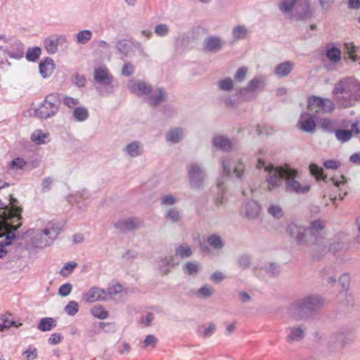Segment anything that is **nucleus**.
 I'll return each mask as SVG.
<instances>
[{
    "mask_svg": "<svg viewBox=\"0 0 360 360\" xmlns=\"http://www.w3.org/2000/svg\"><path fill=\"white\" fill-rule=\"evenodd\" d=\"M324 228V222L316 219L311 221L307 226L290 224L287 227V233L297 245L309 248L314 252H321L328 246V241L321 233Z\"/></svg>",
    "mask_w": 360,
    "mask_h": 360,
    "instance_id": "nucleus-1",
    "label": "nucleus"
},
{
    "mask_svg": "<svg viewBox=\"0 0 360 360\" xmlns=\"http://www.w3.org/2000/svg\"><path fill=\"white\" fill-rule=\"evenodd\" d=\"M11 208H0V238L6 236L4 242L0 243V258H2L6 253V247L11 244V240L15 238V231L21 225L18 222L20 219L22 209L17 207L13 202H11Z\"/></svg>",
    "mask_w": 360,
    "mask_h": 360,
    "instance_id": "nucleus-2",
    "label": "nucleus"
},
{
    "mask_svg": "<svg viewBox=\"0 0 360 360\" xmlns=\"http://www.w3.org/2000/svg\"><path fill=\"white\" fill-rule=\"evenodd\" d=\"M59 233V229L55 223L37 220L34 226L25 233L29 245L34 248H44L51 245Z\"/></svg>",
    "mask_w": 360,
    "mask_h": 360,
    "instance_id": "nucleus-3",
    "label": "nucleus"
},
{
    "mask_svg": "<svg viewBox=\"0 0 360 360\" xmlns=\"http://www.w3.org/2000/svg\"><path fill=\"white\" fill-rule=\"evenodd\" d=\"M264 167L265 171L268 172L266 176L267 190L272 191L277 188L285 183L288 169V165L274 167L273 165H265L263 160L259 159L257 164V168Z\"/></svg>",
    "mask_w": 360,
    "mask_h": 360,
    "instance_id": "nucleus-4",
    "label": "nucleus"
},
{
    "mask_svg": "<svg viewBox=\"0 0 360 360\" xmlns=\"http://www.w3.org/2000/svg\"><path fill=\"white\" fill-rule=\"evenodd\" d=\"M60 103V96L58 94H51L35 110V115L42 119L51 117L57 113Z\"/></svg>",
    "mask_w": 360,
    "mask_h": 360,
    "instance_id": "nucleus-5",
    "label": "nucleus"
},
{
    "mask_svg": "<svg viewBox=\"0 0 360 360\" xmlns=\"http://www.w3.org/2000/svg\"><path fill=\"white\" fill-rule=\"evenodd\" d=\"M297 170L292 167L288 169V174H287L285 181V191L288 193L297 195L307 193L311 189L310 184L306 182H300L297 180Z\"/></svg>",
    "mask_w": 360,
    "mask_h": 360,
    "instance_id": "nucleus-6",
    "label": "nucleus"
},
{
    "mask_svg": "<svg viewBox=\"0 0 360 360\" xmlns=\"http://www.w3.org/2000/svg\"><path fill=\"white\" fill-rule=\"evenodd\" d=\"M189 185L192 189L202 190L205 187L206 173L198 163H192L188 166Z\"/></svg>",
    "mask_w": 360,
    "mask_h": 360,
    "instance_id": "nucleus-7",
    "label": "nucleus"
},
{
    "mask_svg": "<svg viewBox=\"0 0 360 360\" xmlns=\"http://www.w3.org/2000/svg\"><path fill=\"white\" fill-rule=\"evenodd\" d=\"M221 165L222 173L224 176H230L233 174L238 179L243 178L245 167L241 159H238L235 162L230 157H224L221 160Z\"/></svg>",
    "mask_w": 360,
    "mask_h": 360,
    "instance_id": "nucleus-8",
    "label": "nucleus"
},
{
    "mask_svg": "<svg viewBox=\"0 0 360 360\" xmlns=\"http://www.w3.org/2000/svg\"><path fill=\"white\" fill-rule=\"evenodd\" d=\"M359 90L360 83L353 77H347L335 84L333 94L336 96L339 94H347L353 98L354 93ZM356 94L360 96L358 93Z\"/></svg>",
    "mask_w": 360,
    "mask_h": 360,
    "instance_id": "nucleus-9",
    "label": "nucleus"
},
{
    "mask_svg": "<svg viewBox=\"0 0 360 360\" xmlns=\"http://www.w3.org/2000/svg\"><path fill=\"white\" fill-rule=\"evenodd\" d=\"M308 109L311 114L330 113L334 110V104L328 98L312 96L309 98Z\"/></svg>",
    "mask_w": 360,
    "mask_h": 360,
    "instance_id": "nucleus-10",
    "label": "nucleus"
},
{
    "mask_svg": "<svg viewBox=\"0 0 360 360\" xmlns=\"http://www.w3.org/2000/svg\"><path fill=\"white\" fill-rule=\"evenodd\" d=\"M127 86L131 94L138 96H144L145 99L152 93V86L148 82L141 79H130Z\"/></svg>",
    "mask_w": 360,
    "mask_h": 360,
    "instance_id": "nucleus-11",
    "label": "nucleus"
},
{
    "mask_svg": "<svg viewBox=\"0 0 360 360\" xmlns=\"http://www.w3.org/2000/svg\"><path fill=\"white\" fill-rule=\"evenodd\" d=\"M225 44L226 41L222 37L210 34L204 39L202 49L206 53H216L222 50Z\"/></svg>",
    "mask_w": 360,
    "mask_h": 360,
    "instance_id": "nucleus-12",
    "label": "nucleus"
},
{
    "mask_svg": "<svg viewBox=\"0 0 360 360\" xmlns=\"http://www.w3.org/2000/svg\"><path fill=\"white\" fill-rule=\"evenodd\" d=\"M67 42L66 35L63 34H53L45 39L44 46L49 54H54L58 52L59 45L65 44Z\"/></svg>",
    "mask_w": 360,
    "mask_h": 360,
    "instance_id": "nucleus-13",
    "label": "nucleus"
},
{
    "mask_svg": "<svg viewBox=\"0 0 360 360\" xmlns=\"http://www.w3.org/2000/svg\"><path fill=\"white\" fill-rule=\"evenodd\" d=\"M82 300L86 303L106 301L105 290L98 286H92L82 294Z\"/></svg>",
    "mask_w": 360,
    "mask_h": 360,
    "instance_id": "nucleus-14",
    "label": "nucleus"
},
{
    "mask_svg": "<svg viewBox=\"0 0 360 360\" xmlns=\"http://www.w3.org/2000/svg\"><path fill=\"white\" fill-rule=\"evenodd\" d=\"M313 10L309 0H297L293 16L297 20H307L311 18Z\"/></svg>",
    "mask_w": 360,
    "mask_h": 360,
    "instance_id": "nucleus-15",
    "label": "nucleus"
},
{
    "mask_svg": "<svg viewBox=\"0 0 360 360\" xmlns=\"http://www.w3.org/2000/svg\"><path fill=\"white\" fill-rule=\"evenodd\" d=\"M262 211L260 205L255 200L246 202L241 207V214L248 220H256Z\"/></svg>",
    "mask_w": 360,
    "mask_h": 360,
    "instance_id": "nucleus-16",
    "label": "nucleus"
},
{
    "mask_svg": "<svg viewBox=\"0 0 360 360\" xmlns=\"http://www.w3.org/2000/svg\"><path fill=\"white\" fill-rule=\"evenodd\" d=\"M352 342V338L345 333L336 332L330 336V340L328 342V345L332 350H337V347H340V348H342L346 345L350 344Z\"/></svg>",
    "mask_w": 360,
    "mask_h": 360,
    "instance_id": "nucleus-17",
    "label": "nucleus"
},
{
    "mask_svg": "<svg viewBox=\"0 0 360 360\" xmlns=\"http://www.w3.org/2000/svg\"><path fill=\"white\" fill-rule=\"evenodd\" d=\"M167 96L166 90L162 87L152 89V93L148 96L146 101L150 106L155 107L165 102Z\"/></svg>",
    "mask_w": 360,
    "mask_h": 360,
    "instance_id": "nucleus-18",
    "label": "nucleus"
},
{
    "mask_svg": "<svg viewBox=\"0 0 360 360\" xmlns=\"http://www.w3.org/2000/svg\"><path fill=\"white\" fill-rule=\"evenodd\" d=\"M94 78L96 82L103 86H110L113 79V76L105 67L97 68L94 70Z\"/></svg>",
    "mask_w": 360,
    "mask_h": 360,
    "instance_id": "nucleus-19",
    "label": "nucleus"
},
{
    "mask_svg": "<svg viewBox=\"0 0 360 360\" xmlns=\"http://www.w3.org/2000/svg\"><path fill=\"white\" fill-rule=\"evenodd\" d=\"M143 144L137 141L128 143L122 148L124 156L128 158H138L143 153Z\"/></svg>",
    "mask_w": 360,
    "mask_h": 360,
    "instance_id": "nucleus-20",
    "label": "nucleus"
},
{
    "mask_svg": "<svg viewBox=\"0 0 360 360\" xmlns=\"http://www.w3.org/2000/svg\"><path fill=\"white\" fill-rule=\"evenodd\" d=\"M288 314L292 320H301L307 316V312L301 300L292 303L288 309Z\"/></svg>",
    "mask_w": 360,
    "mask_h": 360,
    "instance_id": "nucleus-21",
    "label": "nucleus"
},
{
    "mask_svg": "<svg viewBox=\"0 0 360 360\" xmlns=\"http://www.w3.org/2000/svg\"><path fill=\"white\" fill-rule=\"evenodd\" d=\"M315 118H317L316 115L311 112L302 113L299 120L300 128L305 132H313L316 127Z\"/></svg>",
    "mask_w": 360,
    "mask_h": 360,
    "instance_id": "nucleus-22",
    "label": "nucleus"
},
{
    "mask_svg": "<svg viewBox=\"0 0 360 360\" xmlns=\"http://www.w3.org/2000/svg\"><path fill=\"white\" fill-rule=\"evenodd\" d=\"M212 144L214 148L224 152H229L233 148L231 140L224 135H216L213 137Z\"/></svg>",
    "mask_w": 360,
    "mask_h": 360,
    "instance_id": "nucleus-23",
    "label": "nucleus"
},
{
    "mask_svg": "<svg viewBox=\"0 0 360 360\" xmlns=\"http://www.w3.org/2000/svg\"><path fill=\"white\" fill-rule=\"evenodd\" d=\"M307 312L314 311L323 304V300L316 295H310L300 300Z\"/></svg>",
    "mask_w": 360,
    "mask_h": 360,
    "instance_id": "nucleus-24",
    "label": "nucleus"
},
{
    "mask_svg": "<svg viewBox=\"0 0 360 360\" xmlns=\"http://www.w3.org/2000/svg\"><path fill=\"white\" fill-rule=\"evenodd\" d=\"M179 264L175 255H169L161 258L159 261L158 266L163 274H167L171 268Z\"/></svg>",
    "mask_w": 360,
    "mask_h": 360,
    "instance_id": "nucleus-25",
    "label": "nucleus"
},
{
    "mask_svg": "<svg viewBox=\"0 0 360 360\" xmlns=\"http://www.w3.org/2000/svg\"><path fill=\"white\" fill-rule=\"evenodd\" d=\"M265 86V79L262 77H256L250 80L246 86L241 89L240 93L243 95L246 92L253 93Z\"/></svg>",
    "mask_w": 360,
    "mask_h": 360,
    "instance_id": "nucleus-26",
    "label": "nucleus"
},
{
    "mask_svg": "<svg viewBox=\"0 0 360 360\" xmlns=\"http://www.w3.org/2000/svg\"><path fill=\"white\" fill-rule=\"evenodd\" d=\"M295 68V63L292 61H285L278 64L274 69V73L278 77L288 76Z\"/></svg>",
    "mask_w": 360,
    "mask_h": 360,
    "instance_id": "nucleus-27",
    "label": "nucleus"
},
{
    "mask_svg": "<svg viewBox=\"0 0 360 360\" xmlns=\"http://www.w3.org/2000/svg\"><path fill=\"white\" fill-rule=\"evenodd\" d=\"M39 68L41 76L46 78L52 75L56 68V65L53 59L46 58L43 62L39 63Z\"/></svg>",
    "mask_w": 360,
    "mask_h": 360,
    "instance_id": "nucleus-28",
    "label": "nucleus"
},
{
    "mask_svg": "<svg viewBox=\"0 0 360 360\" xmlns=\"http://www.w3.org/2000/svg\"><path fill=\"white\" fill-rule=\"evenodd\" d=\"M50 134L48 131L36 129L34 130L30 136V139L32 142L37 145H43L49 142Z\"/></svg>",
    "mask_w": 360,
    "mask_h": 360,
    "instance_id": "nucleus-29",
    "label": "nucleus"
},
{
    "mask_svg": "<svg viewBox=\"0 0 360 360\" xmlns=\"http://www.w3.org/2000/svg\"><path fill=\"white\" fill-rule=\"evenodd\" d=\"M286 340L289 342L300 341L304 337L305 328L302 326L291 327L288 328Z\"/></svg>",
    "mask_w": 360,
    "mask_h": 360,
    "instance_id": "nucleus-30",
    "label": "nucleus"
},
{
    "mask_svg": "<svg viewBox=\"0 0 360 360\" xmlns=\"http://www.w3.org/2000/svg\"><path fill=\"white\" fill-rule=\"evenodd\" d=\"M184 136V131L181 127H175L172 129L166 135V140L171 144L180 142Z\"/></svg>",
    "mask_w": 360,
    "mask_h": 360,
    "instance_id": "nucleus-31",
    "label": "nucleus"
},
{
    "mask_svg": "<svg viewBox=\"0 0 360 360\" xmlns=\"http://www.w3.org/2000/svg\"><path fill=\"white\" fill-rule=\"evenodd\" d=\"M250 31L245 25H237L233 27L231 30V36L235 41L245 39Z\"/></svg>",
    "mask_w": 360,
    "mask_h": 360,
    "instance_id": "nucleus-32",
    "label": "nucleus"
},
{
    "mask_svg": "<svg viewBox=\"0 0 360 360\" xmlns=\"http://www.w3.org/2000/svg\"><path fill=\"white\" fill-rule=\"evenodd\" d=\"M206 241L207 244L216 251L221 250L225 245V243L221 236L216 233L210 235L207 238Z\"/></svg>",
    "mask_w": 360,
    "mask_h": 360,
    "instance_id": "nucleus-33",
    "label": "nucleus"
},
{
    "mask_svg": "<svg viewBox=\"0 0 360 360\" xmlns=\"http://www.w3.org/2000/svg\"><path fill=\"white\" fill-rule=\"evenodd\" d=\"M90 197L89 191L83 188L77 191L75 194L69 195L67 197V200L70 203L79 202L80 201L89 199Z\"/></svg>",
    "mask_w": 360,
    "mask_h": 360,
    "instance_id": "nucleus-34",
    "label": "nucleus"
},
{
    "mask_svg": "<svg viewBox=\"0 0 360 360\" xmlns=\"http://www.w3.org/2000/svg\"><path fill=\"white\" fill-rule=\"evenodd\" d=\"M297 0H281L278 8L285 15H292Z\"/></svg>",
    "mask_w": 360,
    "mask_h": 360,
    "instance_id": "nucleus-35",
    "label": "nucleus"
},
{
    "mask_svg": "<svg viewBox=\"0 0 360 360\" xmlns=\"http://www.w3.org/2000/svg\"><path fill=\"white\" fill-rule=\"evenodd\" d=\"M21 325V323L17 324L13 318V315L11 314H6L0 316V329L1 330L9 328L12 326L18 328Z\"/></svg>",
    "mask_w": 360,
    "mask_h": 360,
    "instance_id": "nucleus-36",
    "label": "nucleus"
},
{
    "mask_svg": "<svg viewBox=\"0 0 360 360\" xmlns=\"http://www.w3.org/2000/svg\"><path fill=\"white\" fill-rule=\"evenodd\" d=\"M217 85L219 90L226 93H231L234 89L233 80L229 77L220 79Z\"/></svg>",
    "mask_w": 360,
    "mask_h": 360,
    "instance_id": "nucleus-37",
    "label": "nucleus"
},
{
    "mask_svg": "<svg viewBox=\"0 0 360 360\" xmlns=\"http://www.w3.org/2000/svg\"><path fill=\"white\" fill-rule=\"evenodd\" d=\"M165 218L169 221L178 223L181 219V211L175 207L169 208L165 211Z\"/></svg>",
    "mask_w": 360,
    "mask_h": 360,
    "instance_id": "nucleus-38",
    "label": "nucleus"
},
{
    "mask_svg": "<svg viewBox=\"0 0 360 360\" xmlns=\"http://www.w3.org/2000/svg\"><path fill=\"white\" fill-rule=\"evenodd\" d=\"M93 32L89 30H83L78 32L75 35V41L79 44H86L91 41Z\"/></svg>",
    "mask_w": 360,
    "mask_h": 360,
    "instance_id": "nucleus-39",
    "label": "nucleus"
},
{
    "mask_svg": "<svg viewBox=\"0 0 360 360\" xmlns=\"http://www.w3.org/2000/svg\"><path fill=\"white\" fill-rule=\"evenodd\" d=\"M115 47H116L117 52L121 55V58L122 60L129 56V53L131 50V47L127 40H125V39L119 40L116 43Z\"/></svg>",
    "mask_w": 360,
    "mask_h": 360,
    "instance_id": "nucleus-40",
    "label": "nucleus"
},
{
    "mask_svg": "<svg viewBox=\"0 0 360 360\" xmlns=\"http://www.w3.org/2000/svg\"><path fill=\"white\" fill-rule=\"evenodd\" d=\"M27 165V161L22 158H15L8 164V169L12 171L24 169Z\"/></svg>",
    "mask_w": 360,
    "mask_h": 360,
    "instance_id": "nucleus-41",
    "label": "nucleus"
},
{
    "mask_svg": "<svg viewBox=\"0 0 360 360\" xmlns=\"http://www.w3.org/2000/svg\"><path fill=\"white\" fill-rule=\"evenodd\" d=\"M214 294V288L210 284H205L200 288H199L195 295L198 297L202 299H206L212 297Z\"/></svg>",
    "mask_w": 360,
    "mask_h": 360,
    "instance_id": "nucleus-42",
    "label": "nucleus"
},
{
    "mask_svg": "<svg viewBox=\"0 0 360 360\" xmlns=\"http://www.w3.org/2000/svg\"><path fill=\"white\" fill-rule=\"evenodd\" d=\"M56 326V320L51 317L43 318L40 320L38 329L41 331H49Z\"/></svg>",
    "mask_w": 360,
    "mask_h": 360,
    "instance_id": "nucleus-43",
    "label": "nucleus"
},
{
    "mask_svg": "<svg viewBox=\"0 0 360 360\" xmlns=\"http://www.w3.org/2000/svg\"><path fill=\"white\" fill-rule=\"evenodd\" d=\"M192 254L191 245L187 243L181 244L176 248V255L182 258L189 257Z\"/></svg>",
    "mask_w": 360,
    "mask_h": 360,
    "instance_id": "nucleus-44",
    "label": "nucleus"
},
{
    "mask_svg": "<svg viewBox=\"0 0 360 360\" xmlns=\"http://www.w3.org/2000/svg\"><path fill=\"white\" fill-rule=\"evenodd\" d=\"M309 171L311 174L316 178V181H326L327 179L326 175L323 174V169L314 163L310 164Z\"/></svg>",
    "mask_w": 360,
    "mask_h": 360,
    "instance_id": "nucleus-45",
    "label": "nucleus"
},
{
    "mask_svg": "<svg viewBox=\"0 0 360 360\" xmlns=\"http://www.w3.org/2000/svg\"><path fill=\"white\" fill-rule=\"evenodd\" d=\"M326 57L330 62L337 63L341 59L340 50L336 47L328 48L326 50Z\"/></svg>",
    "mask_w": 360,
    "mask_h": 360,
    "instance_id": "nucleus-46",
    "label": "nucleus"
},
{
    "mask_svg": "<svg viewBox=\"0 0 360 360\" xmlns=\"http://www.w3.org/2000/svg\"><path fill=\"white\" fill-rule=\"evenodd\" d=\"M183 270L187 274L195 275L200 271V266L197 262H188L184 264Z\"/></svg>",
    "mask_w": 360,
    "mask_h": 360,
    "instance_id": "nucleus-47",
    "label": "nucleus"
},
{
    "mask_svg": "<svg viewBox=\"0 0 360 360\" xmlns=\"http://www.w3.org/2000/svg\"><path fill=\"white\" fill-rule=\"evenodd\" d=\"M91 314L95 318L102 320L105 319L108 317V312L101 305L94 307L91 309Z\"/></svg>",
    "mask_w": 360,
    "mask_h": 360,
    "instance_id": "nucleus-48",
    "label": "nucleus"
},
{
    "mask_svg": "<svg viewBox=\"0 0 360 360\" xmlns=\"http://www.w3.org/2000/svg\"><path fill=\"white\" fill-rule=\"evenodd\" d=\"M75 119L78 122H83L89 117V112L84 107H77L73 112Z\"/></svg>",
    "mask_w": 360,
    "mask_h": 360,
    "instance_id": "nucleus-49",
    "label": "nucleus"
},
{
    "mask_svg": "<svg viewBox=\"0 0 360 360\" xmlns=\"http://www.w3.org/2000/svg\"><path fill=\"white\" fill-rule=\"evenodd\" d=\"M170 32V29L168 25L165 23H160L155 26L154 32L160 37H167Z\"/></svg>",
    "mask_w": 360,
    "mask_h": 360,
    "instance_id": "nucleus-50",
    "label": "nucleus"
},
{
    "mask_svg": "<svg viewBox=\"0 0 360 360\" xmlns=\"http://www.w3.org/2000/svg\"><path fill=\"white\" fill-rule=\"evenodd\" d=\"M269 214L276 219H280L283 215V209L279 205L271 204L267 210Z\"/></svg>",
    "mask_w": 360,
    "mask_h": 360,
    "instance_id": "nucleus-51",
    "label": "nucleus"
},
{
    "mask_svg": "<svg viewBox=\"0 0 360 360\" xmlns=\"http://www.w3.org/2000/svg\"><path fill=\"white\" fill-rule=\"evenodd\" d=\"M122 290L123 286L120 283H112L110 285H109L108 290H105L107 294V300H109L112 295H116L122 292Z\"/></svg>",
    "mask_w": 360,
    "mask_h": 360,
    "instance_id": "nucleus-52",
    "label": "nucleus"
},
{
    "mask_svg": "<svg viewBox=\"0 0 360 360\" xmlns=\"http://www.w3.org/2000/svg\"><path fill=\"white\" fill-rule=\"evenodd\" d=\"M318 124L323 131L328 132H333L335 128V122L328 119H321L318 120Z\"/></svg>",
    "mask_w": 360,
    "mask_h": 360,
    "instance_id": "nucleus-53",
    "label": "nucleus"
},
{
    "mask_svg": "<svg viewBox=\"0 0 360 360\" xmlns=\"http://www.w3.org/2000/svg\"><path fill=\"white\" fill-rule=\"evenodd\" d=\"M215 329V325L213 323H210L207 325L201 326L198 333L202 337H209L214 332Z\"/></svg>",
    "mask_w": 360,
    "mask_h": 360,
    "instance_id": "nucleus-54",
    "label": "nucleus"
},
{
    "mask_svg": "<svg viewBox=\"0 0 360 360\" xmlns=\"http://www.w3.org/2000/svg\"><path fill=\"white\" fill-rule=\"evenodd\" d=\"M158 342V338L154 335H148L142 342L141 347L143 349L155 348Z\"/></svg>",
    "mask_w": 360,
    "mask_h": 360,
    "instance_id": "nucleus-55",
    "label": "nucleus"
},
{
    "mask_svg": "<svg viewBox=\"0 0 360 360\" xmlns=\"http://www.w3.org/2000/svg\"><path fill=\"white\" fill-rule=\"evenodd\" d=\"M65 312L69 316H75L79 311V304L77 302L70 301L64 308Z\"/></svg>",
    "mask_w": 360,
    "mask_h": 360,
    "instance_id": "nucleus-56",
    "label": "nucleus"
},
{
    "mask_svg": "<svg viewBox=\"0 0 360 360\" xmlns=\"http://www.w3.org/2000/svg\"><path fill=\"white\" fill-rule=\"evenodd\" d=\"M177 202V198L172 194L165 195L160 199V204L164 207L172 206Z\"/></svg>",
    "mask_w": 360,
    "mask_h": 360,
    "instance_id": "nucleus-57",
    "label": "nucleus"
},
{
    "mask_svg": "<svg viewBox=\"0 0 360 360\" xmlns=\"http://www.w3.org/2000/svg\"><path fill=\"white\" fill-rule=\"evenodd\" d=\"M335 137L342 143L347 142L352 138V131L345 129L337 130L335 131Z\"/></svg>",
    "mask_w": 360,
    "mask_h": 360,
    "instance_id": "nucleus-58",
    "label": "nucleus"
},
{
    "mask_svg": "<svg viewBox=\"0 0 360 360\" xmlns=\"http://www.w3.org/2000/svg\"><path fill=\"white\" fill-rule=\"evenodd\" d=\"M77 264L75 262H69L65 263L60 271L61 276L68 277L73 270L77 267Z\"/></svg>",
    "mask_w": 360,
    "mask_h": 360,
    "instance_id": "nucleus-59",
    "label": "nucleus"
},
{
    "mask_svg": "<svg viewBox=\"0 0 360 360\" xmlns=\"http://www.w3.org/2000/svg\"><path fill=\"white\" fill-rule=\"evenodd\" d=\"M141 221L137 218H129L123 221V226L128 230H134L139 228Z\"/></svg>",
    "mask_w": 360,
    "mask_h": 360,
    "instance_id": "nucleus-60",
    "label": "nucleus"
},
{
    "mask_svg": "<svg viewBox=\"0 0 360 360\" xmlns=\"http://www.w3.org/2000/svg\"><path fill=\"white\" fill-rule=\"evenodd\" d=\"M345 49L348 54V58L353 62L358 60V56L356 54V47L352 43H347L345 44Z\"/></svg>",
    "mask_w": 360,
    "mask_h": 360,
    "instance_id": "nucleus-61",
    "label": "nucleus"
},
{
    "mask_svg": "<svg viewBox=\"0 0 360 360\" xmlns=\"http://www.w3.org/2000/svg\"><path fill=\"white\" fill-rule=\"evenodd\" d=\"M41 53V49L39 47H34L28 49L26 53V58L30 61L37 60Z\"/></svg>",
    "mask_w": 360,
    "mask_h": 360,
    "instance_id": "nucleus-62",
    "label": "nucleus"
},
{
    "mask_svg": "<svg viewBox=\"0 0 360 360\" xmlns=\"http://www.w3.org/2000/svg\"><path fill=\"white\" fill-rule=\"evenodd\" d=\"M248 69L247 67L239 68L234 74V79L238 82H243L247 76Z\"/></svg>",
    "mask_w": 360,
    "mask_h": 360,
    "instance_id": "nucleus-63",
    "label": "nucleus"
},
{
    "mask_svg": "<svg viewBox=\"0 0 360 360\" xmlns=\"http://www.w3.org/2000/svg\"><path fill=\"white\" fill-rule=\"evenodd\" d=\"M135 72V67L131 63H125L122 68V75L125 77L131 76Z\"/></svg>",
    "mask_w": 360,
    "mask_h": 360,
    "instance_id": "nucleus-64",
    "label": "nucleus"
}]
</instances>
